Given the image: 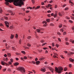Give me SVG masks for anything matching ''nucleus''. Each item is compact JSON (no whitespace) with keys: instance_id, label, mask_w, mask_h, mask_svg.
Segmentation results:
<instances>
[{"instance_id":"1","label":"nucleus","mask_w":74,"mask_h":74,"mask_svg":"<svg viewBox=\"0 0 74 74\" xmlns=\"http://www.w3.org/2000/svg\"><path fill=\"white\" fill-rule=\"evenodd\" d=\"M19 2L16 3L13 2V4L15 6H20V7H21L22 5H24L23 3V1H25L26 0H19Z\"/></svg>"},{"instance_id":"2","label":"nucleus","mask_w":74,"mask_h":74,"mask_svg":"<svg viewBox=\"0 0 74 74\" xmlns=\"http://www.w3.org/2000/svg\"><path fill=\"white\" fill-rule=\"evenodd\" d=\"M16 70H20L22 73H25V72H26V70H25V68L23 67L22 66L18 67L17 68Z\"/></svg>"},{"instance_id":"3","label":"nucleus","mask_w":74,"mask_h":74,"mask_svg":"<svg viewBox=\"0 0 74 74\" xmlns=\"http://www.w3.org/2000/svg\"><path fill=\"white\" fill-rule=\"evenodd\" d=\"M63 67H58V73L60 74L62 73V71H63Z\"/></svg>"},{"instance_id":"4","label":"nucleus","mask_w":74,"mask_h":74,"mask_svg":"<svg viewBox=\"0 0 74 74\" xmlns=\"http://www.w3.org/2000/svg\"><path fill=\"white\" fill-rule=\"evenodd\" d=\"M8 2H10V3H12L14 1V3H18L19 1V0H9Z\"/></svg>"},{"instance_id":"5","label":"nucleus","mask_w":74,"mask_h":74,"mask_svg":"<svg viewBox=\"0 0 74 74\" xmlns=\"http://www.w3.org/2000/svg\"><path fill=\"white\" fill-rule=\"evenodd\" d=\"M5 24L7 27H9V25H10V23L7 21H5L4 22Z\"/></svg>"},{"instance_id":"6","label":"nucleus","mask_w":74,"mask_h":74,"mask_svg":"<svg viewBox=\"0 0 74 74\" xmlns=\"http://www.w3.org/2000/svg\"><path fill=\"white\" fill-rule=\"evenodd\" d=\"M9 0H5V4H6V5H8L10 3H10L9 2H8Z\"/></svg>"},{"instance_id":"7","label":"nucleus","mask_w":74,"mask_h":74,"mask_svg":"<svg viewBox=\"0 0 74 74\" xmlns=\"http://www.w3.org/2000/svg\"><path fill=\"white\" fill-rule=\"evenodd\" d=\"M55 71L56 72H57V73H58V72H59V68H58L57 67H56L55 68Z\"/></svg>"},{"instance_id":"8","label":"nucleus","mask_w":74,"mask_h":74,"mask_svg":"<svg viewBox=\"0 0 74 74\" xmlns=\"http://www.w3.org/2000/svg\"><path fill=\"white\" fill-rule=\"evenodd\" d=\"M19 64L18 62H15L14 63V65L15 66H18Z\"/></svg>"},{"instance_id":"9","label":"nucleus","mask_w":74,"mask_h":74,"mask_svg":"<svg viewBox=\"0 0 74 74\" xmlns=\"http://www.w3.org/2000/svg\"><path fill=\"white\" fill-rule=\"evenodd\" d=\"M69 60L71 62H74V59H72L71 58H70L69 59Z\"/></svg>"},{"instance_id":"10","label":"nucleus","mask_w":74,"mask_h":74,"mask_svg":"<svg viewBox=\"0 0 74 74\" xmlns=\"http://www.w3.org/2000/svg\"><path fill=\"white\" fill-rule=\"evenodd\" d=\"M36 65H39V64L40 63V61H37L36 62Z\"/></svg>"},{"instance_id":"11","label":"nucleus","mask_w":74,"mask_h":74,"mask_svg":"<svg viewBox=\"0 0 74 74\" xmlns=\"http://www.w3.org/2000/svg\"><path fill=\"white\" fill-rule=\"evenodd\" d=\"M73 54H74V53L73 52H71L68 53V55H69L70 56V55H73Z\"/></svg>"},{"instance_id":"12","label":"nucleus","mask_w":74,"mask_h":74,"mask_svg":"<svg viewBox=\"0 0 74 74\" xmlns=\"http://www.w3.org/2000/svg\"><path fill=\"white\" fill-rule=\"evenodd\" d=\"M11 36H10L11 39H13V38H14V35H12V34H11Z\"/></svg>"},{"instance_id":"13","label":"nucleus","mask_w":74,"mask_h":74,"mask_svg":"<svg viewBox=\"0 0 74 74\" xmlns=\"http://www.w3.org/2000/svg\"><path fill=\"white\" fill-rule=\"evenodd\" d=\"M46 70V69H45V68L43 69H42L41 70V71L42 72H45Z\"/></svg>"},{"instance_id":"14","label":"nucleus","mask_w":74,"mask_h":74,"mask_svg":"<svg viewBox=\"0 0 74 74\" xmlns=\"http://www.w3.org/2000/svg\"><path fill=\"white\" fill-rule=\"evenodd\" d=\"M50 71L52 73H53V71H55V69H54L52 68L51 70Z\"/></svg>"},{"instance_id":"15","label":"nucleus","mask_w":74,"mask_h":74,"mask_svg":"<svg viewBox=\"0 0 74 74\" xmlns=\"http://www.w3.org/2000/svg\"><path fill=\"white\" fill-rule=\"evenodd\" d=\"M1 64H2V65H3L4 66V65H5V62L4 63V62H3V61H1Z\"/></svg>"},{"instance_id":"16","label":"nucleus","mask_w":74,"mask_h":74,"mask_svg":"<svg viewBox=\"0 0 74 74\" xmlns=\"http://www.w3.org/2000/svg\"><path fill=\"white\" fill-rule=\"evenodd\" d=\"M40 8V6H38L37 7H36V8H35V10H37V9H38V8Z\"/></svg>"},{"instance_id":"17","label":"nucleus","mask_w":74,"mask_h":74,"mask_svg":"<svg viewBox=\"0 0 74 74\" xmlns=\"http://www.w3.org/2000/svg\"><path fill=\"white\" fill-rule=\"evenodd\" d=\"M46 21L47 22H50V19H46Z\"/></svg>"},{"instance_id":"18","label":"nucleus","mask_w":74,"mask_h":74,"mask_svg":"<svg viewBox=\"0 0 74 74\" xmlns=\"http://www.w3.org/2000/svg\"><path fill=\"white\" fill-rule=\"evenodd\" d=\"M21 53H23V54H24V55H25L26 54V52H25V51H21Z\"/></svg>"},{"instance_id":"19","label":"nucleus","mask_w":74,"mask_h":74,"mask_svg":"<svg viewBox=\"0 0 74 74\" xmlns=\"http://www.w3.org/2000/svg\"><path fill=\"white\" fill-rule=\"evenodd\" d=\"M36 31L37 32H40V30L39 29H37L36 30Z\"/></svg>"},{"instance_id":"20","label":"nucleus","mask_w":74,"mask_h":74,"mask_svg":"<svg viewBox=\"0 0 74 74\" xmlns=\"http://www.w3.org/2000/svg\"><path fill=\"white\" fill-rule=\"evenodd\" d=\"M64 71H67V67H66L64 69Z\"/></svg>"},{"instance_id":"21","label":"nucleus","mask_w":74,"mask_h":74,"mask_svg":"<svg viewBox=\"0 0 74 74\" xmlns=\"http://www.w3.org/2000/svg\"><path fill=\"white\" fill-rule=\"evenodd\" d=\"M54 18H56L57 16V14L56 13L54 14L53 16Z\"/></svg>"},{"instance_id":"22","label":"nucleus","mask_w":74,"mask_h":74,"mask_svg":"<svg viewBox=\"0 0 74 74\" xmlns=\"http://www.w3.org/2000/svg\"><path fill=\"white\" fill-rule=\"evenodd\" d=\"M7 55L8 57H10V56H11V54L10 53H8Z\"/></svg>"},{"instance_id":"23","label":"nucleus","mask_w":74,"mask_h":74,"mask_svg":"<svg viewBox=\"0 0 74 74\" xmlns=\"http://www.w3.org/2000/svg\"><path fill=\"white\" fill-rule=\"evenodd\" d=\"M58 15L59 16H62V14L60 13V12H59L58 13Z\"/></svg>"},{"instance_id":"24","label":"nucleus","mask_w":74,"mask_h":74,"mask_svg":"<svg viewBox=\"0 0 74 74\" xmlns=\"http://www.w3.org/2000/svg\"><path fill=\"white\" fill-rule=\"evenodd\" d=\"M42 23H45V24H47V22L46 21H43L42 22Z\"/></svg>"},{"instance_id":"25","label":"nucleus","mask_w":74,"mask_h":74,"mask_svg":"<svg viewBox=\"0 0 74 74\" xmlns=\"http://www.w3.org/2000/svg\"><path fill=\"white\" fill-rule=\"evenodd\" d=\"M69 22H70V23H73V21L71 20H69Z\"/></svg>"},{"instance_id":"26","label":"nucleus","mask_w":74,"mask_h":74,"mask_svg":"<svg viewBox=\"0 0 74 74\" xmlns=\"http://www.w3.org/2000/svg\"><path fill=\"white\" fill-rule=\"evenodd\" d=\"M8 63L9 65H11V64H12V62H11V61H9L8 62Z\"/></svg>"},{"instance_id":"27","label":"nucleus","mask_w":74,"mask_h":74,"mask_svg":"<svg viewBox=\"0 0 74 74\" xmlns=\"http://www.w3.org/2000/svg\"><path fill=\"white\" fill-rule=\"evenodd\" d=\"M32 1L33 4H34V3H35V1H34V0H32Z\"/></svg>"},{"instance_id":"28","label":"nucleus","mask_w":74,"mask_h":74,"mask_svg":"<svg viewBox=\"0 0 74 74\" xmlns=\"http://www.w3.org/2000/svg\"><path fill=\"white\" fill-rule=\"evenodd\" d=\"M48 7H52V5H51L50 4H49L48 5Z\"/></svg>"},{"instance_id":"29","label":"nucleus","mask_w":74,"mask_h":74,"mask_svg":"<svg viewBox=\"0 0 74 74\" xmlns=\"http://www.w3.org/2000/svg\"><path fill=\"white\" fill-rule=\"evenodd\" d=\"M69 3H71V4H73V2H72L71 1V0H69Z\"/></svg>"},{"instance_id":"30","label":"nucleus","mask_w":74,"mask_h":74,"mask_svg":"<svg viewBox=\"0 0 74 74\" xmlns=\"http://www.w3.org/2000/svg\"><path fill=\"white\" fill-rule=\"evenodd\" d=\"M65 40L66 41H68L69 40V39H68V38L66 37L65 38Z\"/></svg>"},{"instance_id":"31","label":"nucleus","mask_w":74,"mask_h":74,"mask_svg":"<svg viewBox=\"0 0 74 74\" xmlns=\"http://www.w3.org/2000/svg\"><path fill=\"white\" fill-rule=\"evenodd\" d=\"M64 10H69V8L68 7H66V8L65 9H64Z\"/></svg>"},{"instance_id":"32","label":"nucleus","mask_w":74,"mask_h":74,"mask_svg":"<svg viewBox=\"0 0 74 74\" xmlns=\"http://www.w3.org/2000/svg\"><path fill=\"white\" fill-rule=\"evenodd\" d=\"M12 49H13V50H16V49L15 48V47H12Z\"/></svg>"},{"instance_id":"33","label":"nucleus","mask_w":74,"mask_h":74,"mask_svg":"<svg viewBox=\"0 0 74 74\" xmlns=\"http://www.w3.org/2000/svg\"><path fill=\"white\" fill-rule=\"evenodd\" d=\"M21 42H22V40L20 39L19 41V44H21Z\"/></svg>"},{"instance_id":"34","label":"nucleus","mask_w":74,"mask_h":74,"mask_svg":"<svg viewBox=\"0 0 74 74\" xmlns=\"http://www.w3.org/2000/svg\"><path fill=\"white\" fill-rule=\"evenodd\" d=\"M45 41L43 40H42L40 41V42H41L42 43H44V42Z\"/></svg>"},{"instance_id":"35","label":"nucleus","mask_w":74,"mask_h":74,"mask_svg":"<svg viewBox=\"0 0 74 74\" xmlns=\"http://www.w3.org/2000/svg\"><path fill=\"white\" fill-rule=\"evenodd\" d=\"M23 58H24V59L25 60L27 59V57L26 56L24 57Z\"/></svg>"},{"instance_id":"36","label":"nucleus","mask_w":74,"mask_h":74,"mask_svg":"<svg viewBox=\"0 0 74 74\" xmlns=\"http://www.w3.org/2000/svg\"><path fill=\"white\" fill-rule=\"evenodd\" d=\"M60 57H61V58H62L63 59H64V57H63V55H60Z\"/></svg>"},{"instance_id":"37","label":"nucleus","mask_w":74,"mask_h":74,"mask_svg":"<svg viewBox=\"0 0 74 74\" xmlns=\"http://www.w3.org/2000/svg\"><path fill=\"white\" fill-rule=\"evenodd\" d=\"M10 60L11 61V62H13V61H14V60H13V59H12V58L10 59Z\"/></svg>"},{"instance_id":"38","label":"nucleus","mask_w":74,"mask_h":74,"mask_svg":"<svg viewBox=\"0 0 74 74\" xmlns=\"http://www.w3.org/2000/svg\"><path fill=\"white\" fill-rule=\"evenodd\" d=\"M18 34H16V36H15V37L16 38H18Z\"/></svg>"},{"instance_id":"39","label":"nucleus","mask_w":74,"mask_h":74,"mask_svg":"<svg viewBox=\"0 0 74 74\" xmlns=\"http://www.w3.org/2000/svg\"><path fill=\"white\" fill-rule=\"evenodd\" d=\"M55 46L57 48H58L59 47V45H57V44H56L55 45Z\"/></svg>"},{"instance_id":"40","label":"nucleus","mask_w":74,"mask_h":74,"mask_svg":"<svg viewBox=\"0 0 74 74\" xmlns=\"http://www.w3.org/2000/svg\"><path fill=\"white\" fill-rule=\"evenodd\" d=\"M27 46L28 47H31V45L29 43H28L27 44Z\"/></svg>"},{"instance_id":"41","label":"nucleus","mask_w":74,"mask_h":74,"mask_svg":"<svg viewBox=\"0 0 74 74\" xmlns=\"http://www.w3.org/2000/svg\"><path fill=\"white\" fill-rule=\"evenodd\" d=\"M8 71H10L11 72V69L10 68L8 69Z\"/></svg>"},{"instance_id":"42","label":"nucleus","mask_w":74,"mask_h":74,"mask_svg":"<svg viewBox=\"0 0 74 74\" xmlns=\"http://www.w3.org/2000/svg\"><path fill=\"white\" fill-rule=\"evenodd\" d=\"M69 67H70V68H71V67H72L71 64H69Z\"/></svg>"},{"instance_id":"43","label":"nucleus","mask_w":74,"mask_h":74,"mask_svg":"<svg viewBox=\"0 0 74 74\" xmlns=\"http://www.w3.org/2000/svg\"><path fill=\"white\" fill-rule=\"evenodd\" d=\"M5 19H6V20H8V18L7 17H5Z\"/></svg>"},{"instance_id":"44","label":"nucleus","mask_w":74,"mask_h":74,"mask_svg":"<svg viewBox=\"0 0 74 74\" xmlns=\"http://www.w3.org/2000/svg\"><path fill=\"white\" fill-rule=\"evenodd\" d=\"M0 26H3H3H4V25H3V24L2 23H1L0 24Z\"/></svg>"},{"instance_id":"45","label":"nucleus","mask_w":74,"mask_h":74,"mask_svg":"<svg viewBox=\"0 0 74 74\" xmlns=\"http://www.w3.org/2000/svg\"><path fill=\"white\" fill-rule=\"evenodd\" d=\"M62 27V24H61L59 26V28H61V27Z\"/></svg>"},{"instance_id":"46","label":"nucleus","mask_w":74,"mask_h":74,"mask_svg":"<svg viewBox=\"0 0 74 74\" xmlns=\"http://www.w3.org/2000/svg\"><path fill=\"white\" fill-rule=\"evenodd\" d=\"M47 43H43L42 44V46H44V45H45V44H47Z\"/></svg>"},{"instance_id":"47","label":"nucleus","mask_w":74,"mask_h":74,"mask_svg":"<svg viewBox=\"0 0 74 74\" xmlns=\"http://www.w3.org/2000/svg\"><path fill=\"white\" fill-rule=\"evenodd\" d=\"M58 40L59 41H60V42H61V40L60 39V38H58Z\"/></svg>"},{"instance_id":"48","label":"nucleus","mask_w":74,"mask_h":74,"mask_svg":"<svg viewBox=\"0 0 74 74\" xmlns=\"http://www.w3.org/2000/svg\"><path fill=\"white\" fill-rule=\"evenodd\" d=\"M57 34L59 35H61V34L59 32H57Z\"/></svg>"},{"instance_id":"49","label":"nucleus","mask_w":74,"mask_h":74,"mask_svg":"<svg viewBox=\"0 0 74 74\" xmlns=\"http://www.w3.org/2000/svg\"><path fill=\"white\" fill-rule=\"evenodd\" d=\"M57 7H58V5H55V8H56Z\"/></svg>"},{"instance_id":"50","label":"nucleus","mask_w":74,"mask_h":74,"mask_svg":"<svg viewBox=\"0 0 74 74\" xmlns=\"http://www.w3.org/2000/svg\"><path fill=\"white\" fill-rule=\"evenodd\" d=\"M33 63V64H34L36 63V62L34 61H32V64Z\"/></svg>"},{"instance_id":"51","label":"nucleus","mask_w":74,"mask_h":74,"mask_svg":"<svg viewBox=\"0 0 74 74\" xmlns=\"http://www.w3.org/2000/svg\"><path fill=\"white\" fill-rule=\"evenodd\" d=\"M21 60L24 61V58H23V57H21Z\"/></svg>"},{"instance_id":"52","label":"nucleus","mask_w":74,"mask_h":74,"mask_svg":"<svg viewBox=\"0 0 74 74\" xmlns=\"http://www.w3.org/2000/svg\"><path fill=\"white\" fill-rule=\"evenodd\" d=\"M63 34L64 35L66 34V32H64L63 33Z\"/></svg>"},{"instance_id":"53","label":"nucleus","mask_w":74,"mask_h":74,"mask_svg":"<svg viewBox=\"0 0 74 74\" xmlns=\"http://www.w3.org/2000/svg\"><path fill=\"white\" fill-rule=\"evenodd\" d=\"M30 38H31V36H28L27 37V38L28 39H30Z\"/></svg>"},{"instance_id":"54","label":"nucleus","mask_w":74,"mask_h":74,"mask_svg":"<svg viewBox=\"0 0 74 74\" xmlns=\"http://www.w3.org/2000/svg\"><path fill=\"white\" fill-rule=\"evenodd\" d=\"M13 27L12 26H10L9 28L10 29H12V28Z\"/></svg>"},{"instance_id":"55","label":"nucleus","mask_w":74,"mask_h":74,"mask_svg":"<svg viewBox=\"0 0 74 74\" xmlns=\"http://www.w3.org/2000/svg\"><path fill=\"white\" fill-rule=\"evenodd\" d=\"M47 24H44L43 27H46V26H47Z\"/></svg>"},{"instance_id":"56","label":"nucleus","mask_w":74,"mask_h":74,"mask_svg":"<svg viewBox=\"0 0 74 74\" xmlns=\"http://www.w3.org/2000/svg\"><path fill=\"white\" fill-rule=\"evenodd\" d=\"M5 64L6 65V66H10V64L7 63H6L5 62Z\"/></svg>"},{"instance_id":"57","label":"nucleus","mask_w":74,"mask_h":74,"mask_svg":"<svg viewBox=\"0 0 74 74\" xmlns=\"http://www.w3.org/2000/svg\"><path fill=\"white\" fill-rule=\"evenodd\" d=\"M65 6H66V4H65L64 5H62V7H65Z\"/></svg>"},{"instance_id":"58","label":"nucleus","mask_w":74,"mask_h":74,"mask_svg":"<svg viewBox=\"0 0 74 74\" xmlns=\"http://www.w3.org/2000/svg\"><path fill=\"white\" fill-rule=\"evenodd\" d=\"M47 12L48 13H51V10H49Z\"/></svg>"},{"instance_id":"59","label":"nucleus","mask_w":74,"mask_h":74,"mask_svg":"<svg viewBox=\"0 0 74 74\" xmlns=\"http://www.w3.org/2000/svg\"><path fill=\"white\" fill-rule=\"evenodd\" d=\"M66 18L67 19H70V18H69L67 16H66Z\"/></svg>"},{"instance_id":"60","label":"nucleus","mask_w":74,"mask_h":74,"mask_svg":"<svg viewBox=\"0 0 74 74\" xmlns=\"http://www.w3.org/2000/svg\"><path fill=\"white\" fill-rule=\"evenodd\" d=\"M9 12H10V13H12L13 12H12L11 10H9Z\"/></svg>"},{"instance_id":"61","label":"nucleus","mask_w":74,"mask_h":74,"mask_svg":"<svg viewBox=\"0 0 74 74\" xmlns=\"http://www.w3.org/2000/svg\"><path fill=\"white\" fill-rule=\"evenodd\" d=\"M52 46H53V47L55 46V44H54V43H52Z\"/></svg>"},{"instance_id":"62","label":"nucleus","mask_w":74,"mask_h":74,"mask_svg":"<svg viewBox=\"0 0 74 74\" xmlns=\"http://www.w3.org/2000/svg\"><path fill=\"white\" fill-rule=\"evenodd\" d=\"M48 69H49V70H51L52 69V68H51V67H49L48 68Z\"/></svg>"},{"instance_id":"63","label":"nucleus","mask_w":74,"mask_h":74,"mask_svg":"<svg viewBox=\"0 0 74 74\" xmlns=\"http://www.w3.org/2000/svg\"><path fill=\"white\" fill-rule=\"evenodd\" d=\"M2 10L1 9L0 10V13L1 14H2Z\"/></svg>"},{"instance_id":"64","label":"nucleus","mask_w":74,"mask_h":74,"mask_svg":"<svg viewBox=\"0 0 74 74\" xmlns=\"http://www.w3.org/2000/svg\"><path fill=\"white\" fill-rule=\"evenodd\" d=\"M41 5H44V3L43 2H42Z\"/></svg>"}]
</instances>
